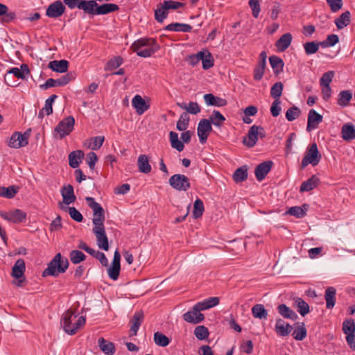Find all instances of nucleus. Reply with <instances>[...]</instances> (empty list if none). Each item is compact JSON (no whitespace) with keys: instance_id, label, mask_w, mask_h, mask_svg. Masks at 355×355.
I'll return each mask as SVG.
<instances>
[{"instance_id":"obj_63","label":"nucleus","mask_w":355,"mask_h":355,"mask_svg":"<svg viewBox=\"0 0 355 355\" xmlns=\"http://www.w3.org/2000/svg\"><path fill=\"white\" fill-rule=\"evenodd\" d=\"M300 110L295 107L289 108L286 112V118L288 121H292L298 117Z\"/></svg>"},{"instance_id":"obj_52","label":"nucleus","mask_w":355,"mask_h":355,"mask_svg":"<svg viewBox=\"0 0 355 355\" xmlns=\"http://www.w3.org/2000/svg\"><path fill=\"white\" fill-rule=\"evenodd\" d=\"M204 204L203 202L198 198L195 200L193 205V216L194 218H198L200 217L204 212Z\"/></svg>"},{"instance_id":"obj_29","label":"nucleus","mask_w":355,"mask_h":355,"mask_svg":"<svg viewBox=\"0 0 355 355\" xmlns=\"http://www.w3.org/2000/svg\"><path fill=\"white\" fill-rule=\"evenodd\" d=\"M98 346L101 350L107 355H113L115 352V346L113 343L108 342L103 338H100L98 340Z\"/></svg>"},{"instance_id":"obj_26","label":"nucleus","mask_w":355,"mask_h":355,"mask_svg":"<svg viewBox=\"0 0 355 355\" xmlns=\"http://www.w3.org/2000/svg\"><path fill=\"white\" fill-rule=\"evenodd\" d=\"M69 62L65 60H53L49 63V68L54 71L64 73L67 71Z\"/></svg>"},{"instance_id":"obj_50","label":"nucleus","mask_w":355,"mask_h":355,"mask_svg":"<svg viewBox=\"0 0 355 355\" xmlns=\"http://www.w3.org/2000/svg\"><path fill=\"white\" fill-rule=\"evenodd\" d=\"M69 258L73 264H78L83 261L85 259L86 256L83 252L78 250H73L71 251Z\"/></svg>"},{"instance_id":"obj_47","label":"nucleus","mask_w":355,"mask_h":355,"mask_svg":"<svg viewBox=\"0 0 355 355\" xmlns=\"http://www.w3.org/2000/svg\"><path fill=\"white\" fill-rule=\"evenodd\" d=\"M0 17H1L2 21L10 22L15 18V15L12 12H8V8L0 3Z\"/></svg>"},{"instance_id":"obj_21","label":"nucleus","mask_w":355,"mask_h":355,"mask_svg":"<svg viewBox=\"0 0 355 355\" xmlns=\"http://www.w3.org/2000/svg\"><path fill=\"white\" fill-rule=\"evenodd\" d=\"M119 8V6L114 3H104L103 5H98L97 3L94 15H107L118 10Z\"/></svg>"},{"instance_id":"obj_42","label":"nucleus","mask_w":355,"mask_h":355,"mask_svg":"<svg viewBox=\"0 0 355 355\" xmlns=\"http://www.w3.org/2000/svg\"><path fill=\"white\" fill-rule=\"evenodd\" d=\"M352 98V94L349 90L341 91L338 94V104L341 107H346L349 105Z\"/></svg>"},{"instance_id":"obj_46","label":"nucleus","mask_w":355,"mask_h":355,"mask_svg":"<svg viewBox=\"0 0 355 355\" xmlns=\"http://www.w3.org/2000/svg\"><path fill=\"white\" fill-rule=\"evenodd\" d=\"M350 22V12L346 11L335 20V24L338 29H343Z\"/></svg>"},{"instance_id":"obj_9","label":"nucleus","mask_w":355,"mask_h":355,"mask_svg":"<svg viewBox=\"0 0 355 355\" xmlns=\"http://www.w3.org/2000/svg\"><path fill=\"white\" fill-rule=\"evenodd\" d=\"M0 216L4 220L13 223H20L24 221L26 218V212L16 209L10 211H0Z\"/></svg>"},{"instance_id":"obj_45","label":"nucleus","mask_w":355,"mask_h":355,"mask_svg":"<svg viewBox=\"0 0 355 355\" xmlns=\"http://www.w3.org/2000/svg\"><path fill=\"white\" fill-rule=\"evenodd\" d=\"M248 178V168L242 166L237 168L233 174V179L236 182L245 181Z\"/></svg>"},{"instance_id":"obj_54","label":"nucleus","mask_w":355,"mask_h":355,"mask_svg":"<svg viewBox=\"0 0 355 355\" xmlns=\"http://www.w3.org/2000/svg\"><path fill=\"white\" fill-rule=\"evenodd\" d=\"M343 331L347 336L354 335L355 323L353 320H347L343 322Z\"/></svg>"},{"instance_id":"obj_44","label":"nucleus","mask_w":355,"mask_h":355,"mask_svg":"<svg viewBox=\"0 0 355 355\" xmlns=\"http://www.w3.org/2000/svg\"><path fill=\"white\" fill-rule=\"evenodd\" d=\"M60 208L63 210L68 211L70 217L76 222H82L83 216L81 213L73 207H64L62 204H60Z\"/></svg>"},{"instance_id":"obj_1","label":"nucleus","mask_w":355,"mask_h":355,"mask_svg":"<svg viewBox=\"0 0 355 355\" xmlns=\"http://www.w3.org/2000/svg\"><path fill=\"white\" fill-rule=\"evenodd\" d=\"M85 200L88 206L93 211L92 224L94 227L92 232L96 236V244L100 249L107 251L109 250V243L104 226V209L99 203L95 201L94 198L86 197Z\"/></svg>"},{"instance_id":"obj_40","label":"nucleus","mask_w":355,"mask_h":355,"mask_svg":"<svg viewBox=\"0 0 355 355\" xmlns=\"http://www.w3.org/2000/svg\"><path fill=\"white\" fill-rule=\"evenodd\" d=\"M208 119L210 121L211 125L213 124L218 128L221 127L225 121V116L217 110H214Z\"/></svg>"},{"instance_id":"obj_8","label":"nucleus","mask_w":355,"mask_h":355,"mask_svg":"<svg viewBox=\"0 0 355 355\" xmlns=\"http://www.w3.org/2000/svg\"><path fill=\"white\" fill-rule=\"evenodd\" d=\"M30 73V71L28 65L23 64L20 66V68L12 67L9 69L5 74L4 80L7 85H11L10 80L12 76L17 78L26 79Z\"/></svg>"},{"instance_id":"obj_23","label":"nucleus","mask_w":355,"mask_h":355,"mask_svg":"<svg viewBox=\"0 0 355 355\" xmlns=\"http://www.w3.org/2000/svg\"><path fill=\"white\" fill-rule=\"evenodd\" d=\"M58 96L55 94L51 95L45 101L44 107L40 110L38 113V117L42 119L44 116H49L53 112V103Z\"/></svg>"},{"instance_id":"obj_36","label":"nucleus","mask_w":355,"mask_h":355,"mask_svg":"<svg viewBox=\"0 0 355 355\" xmlns=\"http://www.w3.org/2000/svg\"><path fill=\"white\" fill-rule=\"evenodd\" d=\"M218 304L219 298L217 297H211L197 303L198 306H199L200 309L202 311L216 306Z\"/></svg>"},{"instance_id":"obj_37","label":"nucleus","mask_w":355,"mask_h":355,"mask_svg":"<svg viewBox=\"0 0 355 355\" xmlns=\"http://www.w3.org/2000/svg\"><path fill=\"white\" fill-rule=\"evenodd\" d=\"M178 105L187 111L186 113L191 114H197L200 112V107L196 102H189V103H178Z\"/></svg>"},{"instance_id":"obj_18","label":"nucleus","mask_w":355,"mask_h":355,"mask_svg":"<svg viewBox=\"0 0 355 355\" xmlns=\"http://www.w3.org/2000/svg\"><path fill=\"white\" fill-rule=\"evenodd\" d=\"M144 318V314L142 312L137 311L135 312L132 318L130 320V334L131 336H136L137 333L140 327L141 324V321Z\"/></svg>"},{"instance_id":"obj_19","label":"nucleus","mask_w":355,"mask_h":355,"mask_svg":"<svg viewBox=\"0 0 355 355\" xmlns=\"http://www.w3.org/2000/svg\"><path fill=\"white\" fill-rule=\"evenodd\" d=\"M203 98L207 105L223 107L227 105V101L218 96H216L212 94H206Z\"/></svg>"},{"instance_id":"obj_55","label":"nucleus","mask_w":355,"mask_h":355,"mask_svg":"<svg viewBox=\"0 0 355 355\" xmlns=\"http://www.w3.org/2000/svg\"><path fill=\"white\" fill-rule=\"evenodd\" d=\"M306 335V328L304 326V324H298L294 331L293 332V338L297 340H303Z\"/></svg>"},{"instance_id":"obj_20","label":"nucleus","mask_w":355,"mask_h":355,"mask_svg":"<svg viewBox=\"0 0 355 355\" xmlns=\"http://www.w3.org/2000/svg\"><path fill=\"white\" fill-rule=\"evenodd\" d=\"M84 153L80 150L72 151L69 155V164L73 168H76L79 166L80 162L84 158Z\"/></svg>"},{"instance_id":"obj_33","label":"nucleus","mask_w":355,"mask_h":355,"mask_svg":"<svg viewBox=\"0 0 355 355\" xmlns=\"http://www.w3.org/2000/svg\"><path fill=\"white\" fill-rule=\"evenodd\" d=\"M275 327L277 333L282 336L288 335L292 330V327L289 324H286L282 319L277 320Z\"/></svg>"},{"instance_id":"obj_14","label":"nucleus","mask_w":355,"mask_h":355,"mask_svg":"<svg viewBox=\"0 0 355 355\" xmlns=\"http://www.w3.org/2000/svg\"><path fill=\"white\" fill-rule=\"evenodd\" d=\"M64 11L65 6L58 0L48 6L46 10V15L51 18H58L63 15Z\"/></svg>"},{"instance_id":"obj_57","label":"nucleus","mask_w":355,"mask_h":355,"mask_svg":"<svg viewBox=\"0 0 355 355\" xmlns=\"http://www.w3.org/2000/svg\"><path fill=\"white\" fill-rule=\"evenodd\" d=\"M89 254L98 259L103 266H107L108 260L103 252L92 248L91 252H89Z\"/></svg>"},{"instance_id":"obj_49","label":"nucleus","mask_w":355,"mask_h":355,"mask_svg":"<svg viewBox=\"0 0 355 355\" xmlns=\"http://www.w3.org/2000/svg\"><path fill=\"white\" fill-rule=\"evenodd\" d=\"M189 116L187 113H182L176 125V128L180 131H184L189 126Z\"/></svg>"},{"instance_id":"obj_38","label":"nucleus","mask_w":355,"mask_h":355,"mask_svg":"<svg viewBox=\"0 0 355 355\" xmlns=\"http://www.w3.org/2000/svg\"><path fill=\"white\" fill-rule=\"evenodd\" d=\"M252 313L255 318L266 320L268 317V311L263 304H257L252 306Z\"/></svg>"},{"instance_id":"obj_3","label":"nucleus","mask_w":355,"mask_h":355,"mask_svg":"<svg viewBox=\"0 0 355 355\" xmlns=\"http://www.w3.org/2000/svg\"><path fill=\"white\" fill-rule=\"evenodd\" d=\"M85 323L84 316H78L71 310H67L62 315L60 324L64 331L69 334L73 335L77 330Z\"/></svg>"},{"instance_id":"obj_32","label":"nucleus","mask_w":355,"mask_h":355,"mask_svg":"<svg viewBox=\"0 0 355 355\" xmlns=\"http://www.w3.org/2000/svg\"><path fill=\"white\" fill-rule=\"evenodd\" d=\"M168 10L162 2L157 4L155 10V18L157 22L162 23L168 15Z\"/></svg>"},{"instance_id":"obj_7","label":"nucleus","mask_w":355,"mask_h":355,"mask_svg":"<svg viewBox=\"0 0 355 355\" xmlns=\"http://www.w3.org/2000/svg\"><path fill=\"white\" fill-rule=\"evenodd\" d=\"M265 137V132L261 126L253 125L250 127L247 137L243 139V144L249 148L255 146L258 141V136Z\"/></svg>"},{"instance_id":"obj_27","label":"nucleus","mask_w":355,"mask_h":355,"mask_svg":"<svg viewBox=\"0 0 355 355\" xmlns=\"http://www.w3.org/2000/svg\"><path fill=\"white\" fill-rule=\"evenodd\" d=\"M26 269L25 262L22 259H17L12 269V276L19 279L24 276Z\"/></svg>"},{"instance_id":"obj_12","label":"nucleus","mask_w":355,"mask_h":355,"mask_svg":"<svg viewBox=\"0 0 355 355\" xmlns=\"http://www.w3.org/2000/svg\"><path fill=\"white\" fill-rule=\"evenodd\" d=\"M29 133L28 132L21 134V132L14 133L8 142V146L13 148H19L28 144V138Z\"/></svg>"},{"instance_id":"obj_31","label":"nucleus","mask_w":355,"mask_h":355,"mask_svg":"<svg viewBox=\"0 0 355 355\" xmlns=\"http://www.w3.org/2000/svg\"><path fill=\"white\" fill-rule=\"evenodd\" d=\"M279 313L284 318L295 320L297 318L296 313L284 304L277 306Z\"/></svg>"},{"instance_id":"obj_6","label":"nucleus","mask_w":355,"mask_h":355,"mask_svg":"<svg viewBox=\"0 0 355 355\" xmlns=\"http://www.w3.org/2000/svg\"><path fill=\"white\" fill-rule=\"evenodd\" d=\"M170 185L175 190L179 191H187L190 187L189 178L182 174H175L169 179Z\"/></svg>"},{"instance_id":"obj_10","label":"nucleus","mask_w":355,"mask_h":355,"mask_svg":"<svg viewBox=\"0 0 355 355\" xmlns=\"http://www.w3.org/2000/svg\"><path fill=\"white\" fill-rule=\"evenodd\" d=\"M202 310L200 309V307L198 306V304H196L193 307L186 312L183 315L184 320L192 324H198L203 321L205 317L202 313H200Z\"/></svg>"},{"instance_id":"obj_16","label":"nucleus","mask_w":355,"mask_h":355,"mask_svg":"<svg viewBox=\"0 0 355 355\" xmlns=\"http://www.w3.org/2000/svg\"><path fill=\"white\" fill-rule=\"evenodd\" d=\"M61 195L62 196V202L65 205H69L75 202L76 198L74 195L73 188L71 184L64 186L61 189Z\"/></svg>"},{"instance_id":"obj_34","label":"nucleus","mask_w":355,"mask_h":355,"mask_svg":"<svg viewBox=\"0 0 355 355\" xmlns=\"http://www.w3.org/2000/svg\"><path fill=\"white\" fill-rule=\"evenodd\" d=\"M96 6L97 3L95 0H82L80 10H83L88 15H94Z\"/></svg>"},{"instance_id":"obj_48","label":"nucleus","mask_w":355,"mask_h":355,"mask_svg":"<svg viewBox=\"0 0 355 355\" xmlns=\"http://www.w3.org/2000/svg\"><path fill=\"white\" fill-rule=\"evenodd\" d=\"M194 335L198 340H202L208 338L209 332L205 326L200 325L195 328Z\"/></svg>"},{"instance_id":"obj_25","label":"nucleus","mask_w":355,"mask_h":355,"mask_svg":"<svg viewBox=\"0 0 355 355\" xmlns=\"http://www.w3.org/2000/svg\"><path fill=\"white\" fill-rule=\"evenodd\" d=\"M164 29L168 31L189 33L192 30V26L183 23H171L167 25Z\"/></svg>"},{"instance_id":"obj_4","label":"nucleus","mask_w":355,"mask_h":355,"mask_svg":"<svg viewBox=\"0 0 355 355\" xmlns=\"http://www.w3.org/2000/svg\"><path fill=\"white\" fill-rule=\"evenodd\" d=\"M69 267L67 258L62 257L58 253L48 264L47 268L43 271L42 276L49 275L56 277L60 273L64 272Z\"/></svg>"},{"instance_id":"obj_17","label":"nucleus","mask_w":355,"mask_h":355,"mask_svg":"<svg viewBox=\"0 0 355 355\" xmlns=\"http://www.w3.org/2000/svg\"><path fill=\"white\" fill-rule=\"evenodd\" d=\"M132 105L139 115L143 114L149 109V105L140 95H136L132 100Z\"/></svg>"},{"instance_id":"obj_59","label":"nucleus","mask_w":355,"mask_h":355,"mask_svg":"<svg viewBox=\"0 0 355 355\" xmlns=\"http://www.w3.org/2000/svg\"><path fill=\"white\" fill-rule=\"evenodd\" d=\"M334 72L333 71H329L324 73L320 80V86H330V83L332 81Z\"/></svg>"},{"instance_id":"obj_35","label":"nucleus","mask_w":355,"mask_h":355,"mask_svg":"<svg viewBox=\"0 0 355 355\" xmlns=\"http://www.w3.org/2000/svg\"><path fill=\"white\" fill-rule=\"evenodd\" d=\"M309 208V205L307 204H304L302 207H292L287 211V214L294 216L296 218H302L308 211Z\"/></svg>"},{"instance_id":"obj_41","label":"nucleus","mask_w":355,"mask_h":355,"mask_svg":"<svg viewBox=\"0 0 355 355\" xmlns=\"http://www.w3.org/2000/svg\"><path fill=\"white\" fill-rule=\"evenodd\" d=\"M169 139L172 148L176 149L178 151L181 152L184 150V146L183 142L178 139V135L175 132H170Z\"/></svg>"},{"instance_id":"obj_39","label":"nucleus","mask_w":355,"mask_h":355,"mask_svg":"<svg viewBox=\"0 0 355 355\" xmlns=\"http://www.w3.org/2000/svg\"><path fill=\"white\" fill-rule=\"evenodd\" d=\"M294 306L301 315L304 316L309 312V305L302 298L297 297L294 299Z\"/></svg>"},{"instance_id":"obj_58","label":"nucleus","mask_w":355,"mask_h":355,"mask_svg":"<svg viewBox=\"0 0 355 355\" xmlns=\"http://www.w3.org/2000/svg\"><path fill=\"white\" fill-rule=\"evenodd\" d=\"M339 41L338 36L335 34L328 35L327 40L320 42V45L323 48L334 46Z\"/></svg>"},{"instance_id":"obj_15","label":"nucleus","mask_w":355,"mask_h":355,"mask_svg":"<svg viewBox=\"0 0 355 355\" xmlns=\"http://www.w3.org/2000/svg\"><path fill=\"white\" fill-rule=\"evenodd\" d=\"M272 164V161H266L256 167L254 173L258 181H262L265 178L266 175L270 171Z\"/></svg>"},{"instance_id":"obj_30","label":"nucleus","mask_w":355,"mask_h":355,"mask_svg":"<svg viewBox=\"0 0 355 355\" xmlns=\"http://www.w3.org/2000/svg\"><path fill=\"white\" fill-rule=\"evenodd\" d=\"M336 288L328 287L325 291L324 298L326 300V306L328 309H331L336 303Z\"/></svg>"},{"instance_id":"obj_64","label":"nucleus","mask_w":355,"mask_h":355,"mask_svg":"<svg viewBox=\"0 0 355 355\" xmlns=\"http://www.w3.org/2000/svg\"><path fill=\"white\" fill-rule=\"evenodd\" d=\"M75 78L74 75L72 73L65 74L60 78L56 79L58 86H63L69 83L71 80Z\"/></svg>"},{"instance_id":"obj_2","label":"nucleus","mask_w":355,"mask_h":355,"mask_svg":"<svg viewBox=\"0 0 355 355\" xmlns=\"http://www.w3.org/2000/svg\"><path fill=\"white\" fill-rule=\"evenodd\" d=\"M130 49L139 57L149 58L159 50V46L155 40L143 37L135 41Z\"/></svg>"},{"instance_id":"obj_56","label":"nucleus","mask_w":355,"mask_h":355,"mask_svg":"<svg viewBox=\"0 0 355 355\" xmlns=\"http://www.w3.org/2000/svg\"><path fill=\"white\" fill-rule=\"evenodd\" d=\"M283 84L281 82H277L272 85L270 89V96L275 100L279 99L282 94Z\"/></svg>"},{"instance_id":"obj_22","label":"nucleus","mask_w":355,"mask_h":355,"mask_svg":"<svg viewBox=\"0 0 355 355\" xmlns=\"http://www.w3.org/2000/svg\"><path fill=\"white\" fill-rule=\"evenodd\" d=\"M292 40L293 37L291 33H285L276 42L275 46L279 51L284 52L291 45Z\"/></svg>"},{"instance_id":"obj_43","label":"nucleus","mask_w":355,"mask_h":355,"mask_svg":"<svg viewBox=\"0 0 355 355\" xmlns=\"http://www.w3.org/2000/svg\"><path fill=\"white\" fill-rule=\"evenodd\" d=\"M202 51L203 55L200 60L202 62V68L207 70L214 66V60L211 53L208 50H203Z\"/></svg>"},{"instance_id":"obj_53","label":"nucleus","mask_w":355,"mask_h":355,"mask_svg":"<svg viewBox=\"0 0 355 355\" xmlns=\"http://www.w3.org/2000/svg\"><path fill=\"white\" fill-rule=\"evenodd\" d=\"M154 341L158 346L166 347L169 344V339L162 333L159 331L154 334Z\"/></svg>"},{"instance_id":"obj_5","label":"nucleus","mask_w":355,"mask_h":355,"mask_svg":"<svg viewBox=\"0 0 355 355\" xmlns=\"http://www.w3.org/2000/svg\"><path fill=\"white\" fill-rule=\"evenodd\" d=\"M74 124V118L71 116H67L59 122L54 132L58 135L59 139H62L72 132Z\"/></svg>"},{"instance_id":"obj_62","label":"nucleus","mask_w":355,"mask_h":355,"mask_svg":"<svg viewBox=\"0 0 355 355\" xmlns=\"http://www.w3.org/2000/svg\"><path fill=\"white\" fill-rule=\"evenodd\" d=\"M270 65L273 69L280 70L282 69L284 63L281 58L277 56H270L269 58Z\"/></svg>"},{"instance_id":"obj_24","label":"nucleus","mask_w":355,"mask_h":355,"mask_svg":"<svg viewBox=\"0 0 355 355\" xmlns=\"http://www.w3.org/2000/svg\"><path fill=\"white\" fill-rule=\"evenodd\" d=\"M137 166L139 172L148 174L151 171V166L147 155H141L137 159Z\"/></svg>"},{"instance_id":"obj_61","label":"nucleus","mask_w":355,"mask_h":355,"mask_svg":"<svg viewBox=\"0 0 355 355\" xmlns=\"http://www.w3.org/2000/svg\"><path fill=\"white\" fill-rule=\"evenodd\" d=\"M322 155L319 152L317 145L312 143V166H316L320 161Z\"/></svg>"},{"instance_id":"obj_13","label":"nucleus","mask_w":355,"mask_h":355,"mask_svg":"<svg viewBox=\"0 0 355 355\" xmlns=\"http://www.w3.org/2000/svg\"><path fill=\"white\" fill-rule=\"evenodd\" d=\"M211 131L212 127L209 119H205L200 121L197 128V132L201 144L206 142L208 135Z\"/></svg>"},{"instance_id":"obj_28","label":"nucleus","mask_w":355,"mask_h":355,"mask_svg":"<svg viewBox=\"0 0 355 355\" xmlns=\"http://www.w3.org/2000/svg\"><path fill=\"white\" fill-rule=\"evenodd\" d=\"M342 138L345 141H350L355 139L354 126L349 123H345L341 128Z\"/></svg>"},{"instance_id":"obj_51","label":"nucleus","mask_w":355,"mask_h":355,"mask_svg":"<svg viewBox=\"0 0 355 355\" xmlns=\"http://www.w3.org/2000/svg\"><path fill=\"white\" fill-rule=\"evenodd\" d=\"M17 193V189L15 186L8 187H0V196L7 198H12Z\"/></svg>"},{"instance_id":"obj_11","label":"nucleus","mask_w":355,"mask_h":355,"mask_svg":"<svg viewBox=\"0 0 355 355\" xmlns=\"http://www.w3.org/2000/svg\"><path fill=\"white\" fill-rule=\"evenodd\" d=\"M121 254L118 249L114 253V257L112 265L107 269L109 277L112 280H116L119 278L121 269Z\"/></svg>"},{"instance_id":"obj_60","label":"nucleus","mask_w":355,"mask_h":355,"mask_svg":"<svg viewBox=\"0 0 355 355\" xmlns=\"http://www.w3.org/2000/svg\"><path fill=\"white\" fill-rule=\"evenodd\" d=\"M104 139L103 136L93 137L89 144V148L94 150L99 149L103 145Z\"/></svg>"}]
</instances>
